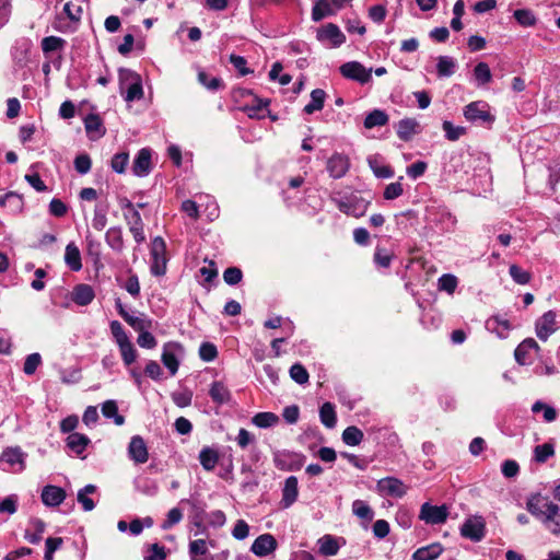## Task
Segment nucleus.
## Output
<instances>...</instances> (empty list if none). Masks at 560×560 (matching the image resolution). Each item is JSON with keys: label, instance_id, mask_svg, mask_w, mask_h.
I'll list each match as a JSON object with an SVG mask.
<instances>
[{"label": "nucleus", "instance_id": "obj_6", "mask_svg": "<svg viewBox=\"0 0 560 560\" xmlns=\"http://www.w3.org/2000/svg\"><path fill=\"white\" fill-rule=\"evenodd\" d=\"M316 38L323 44H329L331 47H340L346 42V36L338 25L327 23L317 30Z\"/></svg>", "mask_w": 560, "mask_h": 560}, {"label": "nucleus", "instance_id": "obj_9", "mask_svg": "<svg viewBox=\"0 0 560 560\" xmlns=\"http://www.w3.org/2000/svg\"><path fill=\"white\" fill-rule=\"evenodd\" d=\"M376 489L381 495L401 498L407 492V486L395 477H385L377 481Z\"/></svg>", "mask_w": 560, "mask_h": 560}, {"label": "nucleus", "instance_id": "obj_52", "mask_svg": "<svg viewBox=\"0 0 560 560\" xmlns=\"http://www.w3.org/2000/svg\"><path fill=\"white\" fill-rule=\"evenodd\" d=\"M40 363L42 357L39 353L35 352L28 354L24 362L23 372L26 375H33L36 372L37 368L40 365Z\"/></svg>", "mask_w": 560, "mask_h": 560}, {"label": "nucleus", "instance_id": "obj_10", "mask_svg": "<svg viewBox=\"0 0 560 560\" xmlns=\"http://www.w3.org/2000/svg\"><path fill=\"white\" fill-rule=\"evenodd\" d=\"M448 516V510L445 505L436 506L428 502L423 503L420 510V520L427 524H443L446 522Z\"/></svg>", "mask_w": 560, "mask_h": 560}, {"label": "nucleus", "instance_id": "obj_26", "mask_svg": "<svg viewBox=\"0 0 560 560\" xmlns=\"http://www.w3.org/2000/svg\"><path fill=\"white\" fill-rule=\"evenodd\" d=\"M105 242L113 250L121 253L125 246L121 228H109L105 233Z\"/></svg>", "mask_w": 560, "mask_h": 560}, {"label": "nucleus", "instance_id": "obj_49", "mask_svg": "<svg viewBox=\"0 0 560 560\" xmlns=\"http://www.w3.org/2000/svg\"><path fill=\"white\" fill-rule=\"evenodd\" d=\"M122 361L126 365H130L137 359V351L133 345L129 341L118 345Z\"/></svg>", "mask_w": 560, "mask_h": 560}, {"label": "nucleus", "instance_id": "obj_11", "mask_svg": "<svg viewBox=\"0 0 560 560\" xmlns=\"http://www.w3.org/2000/svg\"><path fill=\"white\" fill-rule=\"evenodd\" d=\"M464 116L469 121H493V116L489 112L488 104L481 101L471 102L470 104H468L464 109Z\"/></svg>", "mask_w": 560, "mask_h": 560}, {"label": "nucleus", "instance_id": "obj_23", "mask_svg": "<svg viewBox=\"0 0 560 560\" xmlns=\"http://www.w3.org/2000/svg\"><path fill=\"white\" fill-rule=\"evenodd\" d=\"M486 327L488 330L495 332L497 336L501 339L506 338L509 331L512 328L508 319L501 318L499 316H493L490 319H488L486 323Z\"/></svg>", "mask_w": 560, "mask_h": 560}, {"label": "nucleus", "instance_id": "obj_56", "mask_svg": "<svg viewBox=\"0 0 560 560\" xmlns=\"http://www.w3.org/2000/svg\"><path fill=\"white\" fill-rule=\"evenodd\" d=\"M106 224H107L106 210L104 208L96 207L94 209L92 226L97 231H102L106 226Z\"/></svg>", "mask_w": 560, "mask_h": 560}, {"label": "nucleus", "instance_id": "obj_57", "mask_svg": "<svg viewBox=\"0 0 560 560\" xmlns=\"http://www.w3.org/2000/svg\"><path fill=\"white\" fill-rule=\"evenodd\" d=\"M199 355L206 362L213 361L218 355L215 346L210 342L201 343V346L199 348Z\"/></svg>", "mask_w": 560, "mask_h": 560}, {"label": "nucleus", "instance_id": "obj_35", "mask_svg": "<svg viewBox=\"0 0 560 560\" xmlns=\"http://www.w3.org/2000/svg\"><path fill=\"white\" fill-rule=\"evenodd\" d=\"M326 93L322 89H315L311 93V102L304 107L306 114H313L320 110L324 106Z\"/></svg>", "mask_w": 560, "mask_h": 560}, {"label": "nucleus", "instance_id": "obj_41", "mask_svg": "<svg viewBox=\"0 0 560 560\" xmlns=\"http://www.w3.org/2000/svg\"><path fill=\"white\" fill-rule=\"evenodd\" d=\"M130 75L132 77V82L130 83V85L128 86L127 92H126L125 100L127 102L140 100L143 96V90H142V84H141L140 78L138 75H133L131 73H130Z\"/></svg>", "mask_w": 560, "mask_h": 560}, {"label": "nucleus", "instance_id": "obj_3", "mask_svg": "<svg viewBox=\"0 0 560 560\" xmlns=\"http://www.w3.org/2000/svg\"><path fill=\"white\" fill-rule=\"evenodd\" d=\"M151 272L154 276H163L166 272V244L161 236L153 238L151 244Z\"/></svg>", "mask_w": 560, "mask_h": 560}, {"label": "nucleus", "instance_id": "obj_28", "mask_svg": "<svg viewBox=\"0 0 560 560\" xmlns=\"http://www.w3.org/2000/svg\"><path fill=\"white\" fill-rule=\"evenodd\" d=\"M120 316L137 331L149 330L152 327V320L145 315L140 316L130 315L125 310L120 311Z\"/></svg>", "mask_w": 560, "mask_h": 560}, {"label": "nucleus", "instance_id": "obj_19", "mask_svg": "<svg viewBox=\"0 0 560 560\" xmlns=\"http://www.w3.org/2000/svg\"><path fill=\"white\" fill-rule=\"evenodd\" d=\"M151 170V151L149 149H141L132 165V172L136 176L143 177L150 173Z\"/></svg>", "mask_w": 560, "mask_h": 560}, {"label": "nucleus", "instance_id": "obj_38", "mask_svg": "<svg viewBox=\"0 0 560 560\" xmlns=\"http://www.w3.org/2000/svg\"><path fill=\"white\" fill-rule=\"evenodd\" d=\"M252 422L258 428H271L279 422V417L273 412H258Z\"/></svg>", "mask_w": 560, "mask_h": 560}, {"label": "nucleus", "instance_id": "obj_61", "mask_svg": "<svg viewBox=\"0 0 560 560\" xmlns=\"http://www.w3.org/2000/svg\"><path fill=\"white\" fill-rule=\"evenodd\" d=\"M404 192L402 185L400 182L390 183L384 190V198L386 200H393L401 196Z\"/></svg>", "mask_w": 560, "mask_h": 560}, {"label": "nucleus", "instance_id": "obj_42", "mask_svg": "<svg viewBox=\"0 0 560 560\" xmlns=\"http://www.w3.org/2000/svg\"><path fill=\"white\" fill-rule=\"evenodd\" d=\"M352 512L355 516L368 522L372 521L374 513L370 505L362 500H355L352 503Z\"/></svg>", "mask_w": 560, "mask_h": 560}, {"label": "nucleus", "instance_id": "obj_15", "mask_svg": "<svg viewBox=\"0 0 560 560\" xmlns=\"http://www.w3.org/2000/svg\"><path fill=\"white\" fill-rule=\"evenodd\" d=\"M275 465L280 470H298L303 465V457L299 454L279 452L275 455Z\"/></svg>", "mask_w": 560, "mask_h": 560}, {"label": "nucleus", "instance_id": "obj_13", "mask_svg": "<svg viewBox=\"0 0 560 560\" xmlns=\"http://www.w3.org/2000/svg\"><path fill=\"white\" fill-rule=\"evenodd\" d=\"M277 546V540L271 534H262L254 540L250 551L257 557H266L272 553Z\"/></svg>", "mask_w": 560, "mask_h": 560}, {"label": "nucleus", "instance_id": "obj_21", "mask_svg": "<svg viewBox=\"0 0 560 560\" xmlns=\"http://www.w3.org/2000/svg\"><path fill=\"white\" fill-rule=\"evenodd\" d=\"M419 131V122L413 118L401 119L397 125V136L404 141L411 140Z\"/></svg>", "mask_w": 560, "mask_h": 560}, {"label": "nucleus", "instance_id": "obj_1", "mask_svg": "<svg viewBox=\"0 0 560 560\" xmlns=\"http://www.w3.org/2000/svg\"><path fill=\"white\" fill-rule=\"evenodd\" d=\"M527 511L540 521L550 533L560 534V506L540 494L532 495L526 503Z\"/></svg>", "mask_w": 560, "mask_h": 560}, {"label": "nucleus", "instance_id": "obj_27", "mask_svg": "<svg viewBox=\"0 0 560 560\" xmlns=\"http://www.w3.org/2000/svg\"><path fill=\"white\" fill-rule=\"evenodd\" d=\"M65 262L72 271L82 269L81 253L74 243H69L66 246Z\"/></svg>", "mask_w": 560, "mask_h": 560}, {"label": "nucleus", "instance_id": "obj_51", "mask_svg": "<svg viewBox=\"0 0 560 560\" xmlns=\"http://www.w3.org/2000/svg\"><path fill=\"white\" fill-rule=\"evenodd\" d=\"M515 20L523 26H533L537 20L534 13L527 9H520L514 11Z\"/></svg>", "mask_w": 560, "mask_h": 560}, {"label": "nucleus", "instance_id": "obj_63", "mask_svg": "<svg viewBox=\"0 0 560 560\" xmlns=\"http://www.w3.org/2000/svg\"><path fill=\"white\" fill-rule=\"evenodd\" d=\"M242 271L241 269L236 267H230L228 268L223 273L224 281L230 284L234 285L237 284L242 280Z\"/></svg>", "mask_w": 560, "mask_h": 560}, {"label": "nucleus", "instance_id": "obj_46", "mask_svg": "<svg viewBox=\"0 0 560 560\" xmlns=\"http://www.w3.org/2000/svg\"><path fill=\"white\" fill-rule=\"evenodd\" d=\"M445 137L450 141H457L466 133V128L462 126H454L451 121L445 120L442 125Z\"/></svg>", "mask_w": 560, "mask_h": 560}, {"label": "nucleus", "instance_id": "obj_48", "mask_svg": "<svg viewBox=\"0 0 560 560\" xmlns=\"http://www.w3.org/2000/svg\"><path fill=\"white\" fill-rule=\"evenodd\" d=\"M65 39L57 36H47L42 40V49L44 52H52L61 49L65 46Z\"/></svg>", "mask_w": 560, "mask_h": 560}, {"label": "nucleus", "instance_id": "obj_39", "mask_svg": "<svg viewBox=\"0 0 560 560\" xmlns=\"http://www.w3.org/2000/svg\"><path fill=\"white\" fill-rule=\"evenodd\" d=\"M362 440L363 432L354 425L346 428L342 432V441L349 446H357L362 442Z\"/></svg>", "mask_w": 560, "mask_h": 560}, {"label": "nucleus", "instance_id": "obj_2", "mask_svg": "<svg viewBox=\"0 0 560 560\" xmlns=\"http://www.w3.org/2000/svg\"><path fill=\"white\" fill-rule=\"evenodd\" d=\"M26 454L21 447H8L0 456V466L3 470L21 472L25 468Z\"/></svg>", "mask_w": 560, "mask_h": 560}, {"label": "nucleus", "instance_id": "obj_43", "mask_svg": "<svg viewBox=\"0 0 560 560\" xmlns=\"http://www.w3.org/2000/svg\"><path fill=\"white\" fill-rule=\"evenodd\" d=\"M368 163L376 177L390 178L394 176V171L388 165H380L375 156H370Z\"/></svg>", "mask_w": 560, "mask_h": 560}, {"label": "nucleus", "instance_id": "obj_37", "mask_svg": "<svg viewBox=\"0 0 560 560\" xmlns=\"http://www.w3.org/2000/svg\"><path fill=\"white\" fill-rule=\"evenodd\" d=\"M96 491V487L94 485H86L84 488L79 490L78 492V502L82 505L83 510L86 512L92 511L95 508L94 501L89 498V494H92Z\"/></svg>", "mask_w": 560, "mask_h": 560}, {"label": "nucleus", "instance_id": "obj_64", "mask_svg": "<svg viewBox=\"0 0 560 560\" xmlns=\"http://www.w3.org/2000/svg\"><path fill=\"white\" fill-rule=\"evenodd\" d=\"M91 165H92L91 159L86 154H81V155L77 156L74 160V167H75L77 172L80 174L89 173L91 170Z\"/></svg>", "mask_w": 560, "mask_h": 560}, {"label": "nucleus", "instance_id": "obj_16", "mask_svg": "<svg viewBox=\"0 0 560 560\" xmlns=\"http://www.w3.org/2000/svg\"><path fill=\"white\" fill-rule=\"evenodd\" d=\"M350 167L347 155L341 153L332 154L327 161V171L332 178H341Z\"/></svg>", "mask_w": 560, "mask_h": 560}, {"label": "nucleus", "instance_id": "obj_17", "mask_svg": "<svg viewBox=\"0 0 560 560\" xmlns=\"http://www.w3.org/2000/svg\"><path fill=\"white\" fill-rule=\"evenodd\" d=\"M298 485L299 482L295 476H290L285 479L280 502L283 509L290 508L296 501L299 495Z\"/></svg>", "mask_w": 560, "mask_h": 560}, {"label": "nucleus", "instance_id": "obj_58", "mask_svg": "<svg viewBox=\"0 0 560 560\" xmlns=\"http://www.w3.org/2000/svg\"><path fill=\"white\" fill-rule=\"evenodd\" d=\"M249 535V526L244 520H237L233 529L232 536L236 540H244Z\"/></svg>", "mask_w": 560, "mask_h": 560}, {"label": "nucleus", "instance_id": "obj_24", "mask_svg": "<svg viewBox=\"0 0 560 560\" xmlns=\"http://www.w3.org/2000/svg\"><path fill=\"white\" fill-rule=\"evenodd\" d=\"M209 395L213 402L218 405L228 404L231 400V392L222 382H213L209 389Z\"/></svg>", "mask_w": 560, "mask_h": 560}, {"label": "nucleus", "instance_id": "obj_40", "mask_svg": "<svg viewBox=\"0 0 560 560\" xmlns=\"http://www.w3.org/2000/svg\"><path fill=\"white\" fill-rule=\"evenodd\" d=\"M388 121V116L385 112L380 109H374L364 119V127L368 129L384 126Z\"/></svg>", "mask_w": 560, "mask_h": 560}, {"label": "nucleus", "instance_id": "obj_22", "mask_svg": "<svg viewBox=\"0 0 560 560\" xmlns=\"http://www.w3.org/2000/svg\"><path fill=\"white\" fill-rule=\"evenodd\" d=\"M94 296V290L92 289L91 285L78 284L73 289L72 301L80 306H85L93 301Z\"/></svg>", "mask_w": 560, "mask_h": 560}, {"label": "nucleus", "instance_id": "obj_54", "mask_svg": "<svg viewBox=\"0 0 560 560\" xmlns=\"http://www.w3.org/2000/svg\"><path fill=\"white\" fill-rule=\"evenodd\" d=\"M129 162V155L126 152L117 153L112 159V168L118 173L121 174L126 171V167Z\"/></svg>", "mask_w": 560, "mask_h": 560}, {"label": "nucleus", "instance_id": "obj_8", "mask_svg": "<svg viewBox=\"0 0 560 560\" xmlns=\"http://www.w3.org/2000/svg\"><path fill=\"white\" fill-rule=\"evenodd\" d=\"M184 354V348L178 342H167L163 347L162 362L170 371L171 375H175L178 371V357Z\"/></svg>", "mask_w": 560, "mask_h": 560}, {"label": "nucleus", "instance_id": "obj_29", "mask_svg": "<svg viewBox=\"0 0 560 560\" xmlns=\"http://www.w3.org/2000/svg\"><path fill=\"white\" fill-rule=\"evenodd\" d=\"M89 443L90 439L86 435L78 432L70 433L66 439L67 447L77 455H81L85 451Z\"/></svg>", "mask_w": 560, "mask_h": 560}, {"label": "nucleus", "instance_id": "obj_14", "mask_svg": "<svg viewBox=\"0 0 560 560\" xmlns=\"http://www.w3.org/2000/svg\"><path fill=\"white\" fill-rule=\"evenodd\" d=\"M128 455L136 464H144L149 459V452L144 440L140 435H133L128 445Z\"/></svg>", "mask_w": 560, "mask_h": 560}, {"label": "nucleus", "instance_id": "obj_12", "mask_svg": "<svg viewBox=\"0 0 560 560\" xmlns=\"http://www.w3.org/2000/svg\"><path fill=\"white\" fill-rule=\"evenodd\" d=\"M557 330L556 313L552 311L546 312L536 322V335L537 337L546 341L550 335Z\"/></svg>", "mask_w": 560, "mask_h": 560}, {"label": "nucleus", "instance_id": "obj_47", "mask_svg": "<svg viewBox=\"0 0 560 560\" xmlns=\"http://www.w3.org/2000/svg\"><path fill=\"white\" fill-rule=\"evenodd\" d=\"M458 281L454 275L445 273L438 280V287L441 291H445L448 294H453L457 288Z\"/></svg>", "mask_w": 560, "mask_h": 560}, {"label": "nucleus", "instance_id": "obj_30", "mask_svg": "<svg viewBox=\"0 0 560 560\" xmlns=\"http://www.w3.org/2000/svg\"><path fill=\"white\" fill-rule=\"evenodd\" d=\"M443 552V546L434 542L417 549L413 555V560H435Z\"/></svg>", "mask_w": 560, "mask_h": 560}, {"label": "nucleus", "instance_id": "obj_59", "mask_svg": "<svg viewBox=\"0 0 560 560\" xmlns=\"http://www.w3.org/2000/svg\"><path fill=\"white\" fill-rule=\"evenodd\" d=\"M110 331L117 345H121L124 342L129 341V338L125 332L122 325L118 320H113L110 323Z\"/></svg>", "mask_w": 560, "mask_h": 560}, {"label": "nucleus", "instance_id": "obj_7", "mask_svg": "<svg viewBox=\"0 0 560 560\" xmlns=\"http://www.w3.org/2000/svg\"><path fill=\"white\" fill-rule=\"evenodd\" d=\"M340 73L350 80L357 81L361 84L368 83L372 79V68L366 69L358 61H349L340 67Z\"/></svg>", "mask_w": 560, "mask_h": 560}, {"label": "nucleus", "instance_id": "obj_33", "mask_svg": "<svg viewBox=\"0 0 560 560\" xmlns=\"http://www.w3.org/2000/svg\"><path fill=\"white\" fill-rule=\"evenodd\" d=\"M320 422L328 429L335 428L337 423V417L335 407L330 402H325L319 409Z\"/></svg>", "mask_w": 560, "mask_h": 560}, {"label": "nucleus", "instance_id": "obj_44", "mask_svg": "<svg viewBox=\"0 0 560 560\" xmlns=\"http://www.w3.org/2000/svg\"><path fill=\"white\" fill-rule=\"evenodd\" d=\"M474 77L479 85L489 83L492 79V74L488 63L479 62L474 69Z\"/></svg>", "mask_w": 560, "mask_h": 560}, {"label": "nucleus", "instance_id": "obj_55", "mask_svg": "<svg viewBox=\"0 0 560 560\" xmlns=\"http://www.w3.org/2000/svg\"><path fill=\"white\" fill-rule=\"evenodd\" d=\"M510 276L518 284H526L530 280V275L526 270H523L516 265L510 267Z\"/></svg>", "mask_w": 560, "mask_h": 560}, {"label": "nucleus", "instance_id": "obj_62", "mask_svg": "<svg viewBox=\"0 0 560 560\" xmlns=\"http://www.w3.org/2000/svg\"><path fill=\"white\" fill-rule=\"evenodd\" d=\"M137 342L141 348L145 349H153L156 346V339L151 332H149V330L139 332Z\"/></svg>", "mask_w": 560, "mask_h": 560}, {"label": "nucleus", "instance_id": "obj_34", "mask_svg": "<svg viewBox=\"0 0 560 560\" xmlns=\"http://www.w3.org/2000/svg\"><path fill=\"white\" fill-rule=\"evenodd\" d=\"M456 69V61L450 56H440L438 58L436 71L439 77H451Z\"/></svg>", "mask_w": 560, "mask_h": 560}, {"label": "nucleus", "instance_id": "obj_5", "mask_svg": "<svg viewBox=\"0 0 560 560\" xmlns=\"http://www.w3.org/2000/svg\"><path fill=\"white\" fill-rule=\"evenodd\" d=\"M460 535L471 541H480L486 535L483 517L474 515L466 518L460 526Z\"/></svg>", "mask_w": 560, "mask_h": 560}, {"label": "nucleus", "instance_id": "obj_60", "mask_svg": "<svg viewBox=\"0 0 560 560\" xmlns=\"http://www.w3.org/2000/svg\"><path fill=\"white\" fill-rule=\"evenodd\" d=\"M553 455V447L550 444H541L535 447V459L539 463L546 462Z\"/></svg>", "mask_w": 560, "mask_h": 560}, {"label": "nucleus", "instance_id": "obj_36", "mask_svg": "<svg viewBox=\"0 0 560 560\" xmlns=\"http://www.w3.org/2000/svg\"><path fill=\"white\" fill-rule=\"evenodd\" d=\"M102 413L105 418H113L116 425H122L125 423V418L118 413V407L115 400H106L102 405Z\"/></svg>", "mask_w": 560, "mask_h": 560}, {"label": "nucleus", "instance_id": "obj_20", "mask_svg": "<svg viewBox=\"0 0 560 560\" xmlns=\"http://www.w3.org/2000/svg\"><path fill=\"white\" fill-rule=\"evenodd\" d=\"M66 499V492L62 488L56 486H46L42 491V501L47 506H58Z\"/></svg>", "mask_w": 560, "mask_h": 560}, {"label": "nucleus", "instance_id": "obj_18", "mask_svg": "<svg viewBox=\"0 0 560 560\" xmlns=\"http://www.w3.org/2000/svg\"><path fill=\"white\" fill-rule=\"evenodd\" d=\"M540 350L539 345L533 338L523 340L514 351L515 360L517 363L525 365L532 362L529 358L530 351L538 352Z\"/></svg>", "mask_w": 560, "mask_h": 560}, {"label": "nucleus", "instance_id": "obj_31", "mask_svg": "<svg viewBox=\"0 0 560 560\" xmlns=\"http://www.w3.org/2000/svg\"><path fill=\"white\" fill-rule=\"evenodd\" d=\"M219 453L215 448L206 446L199 453V462L202 468L207 471L214 469L219 462Z\"/></svg>", "mask_w": 560, "mask_h": 560}, {"label": "nucleus", "instance_id": "obj_32", "mask_svg": "<svg viewBox=\"0 0 560 560\" xmlns=\"http://www.w3.org/2000/svg\"><path fill=\"white\" fill-rule=\"evenodd\" d=\"M335 14V10L328 0H317L312 9V20L319 22Z\"/></svg>", "mask_w": 560, "mask_h": 560}, {"label": "nucleus", "instance_id": "obj_25", "mask_svg": "<svg viewBox=\"0 0 560 560\" xmlns=\"http://www.w3.org/2000/svg\"><path fill=\"white\" fill-rule=\"evenodd\" d=\"M319 553L325 557H331L338 553L340 549L339 540L331 535H324L317 540Z\"/></svg>", "mask_w": 560, "mask_h": 560}, {"label": "nucleus", "instance_id": "obj_45", "mask_svg": "<svg viewBox=\"0 0 560 560\" xmlns=\"http://www.w3.org/2000/svg\"><path fill=\"white\" fill-rule=\"evenodd\" d=\"M85 130L88 133H96L97 137L104 135V129L102 125V120L97 115H88L84 120Z\"/></svg>", "mask_w": 560, "mask_h": 560}, {"label": "nucleus", "instance_id": "obj_50", "mask_svg": "<svg viewBox=\"0 0 560 560\" xmlns=\"http://www.w3.org/2000/svg\"><path fill=\"white\" fill-rule=\"evenodd\" d=\"M290 376L300 385L306 384L310 377L306 369L300 363H295L290 368Z\"/></svg>", "mask_w": 560, "mask_h": 560}, {"label": "nucleus", "instance_id": "obj_53", "mask_svg": "<svg viewBox=\"0 0 560 560\" xmlns=\"http://www.w3.org/2000/svg\"><path fill=\"white\" fill-rule=\"evenodd\" d=\"M183 520V511L178 508H173L168 511L166 520L161 525L162 529L167 530Z\"/></svg>", "mask_w": 560, "mask_h": 560}, {"label": "nucleus", "instance_id": "obj_4", "mask_svg": "<svg viewBox=\"0 0 560 560\" xmlns=\"http://www.w3.org/2000/svg\"><path fill=\"white\" fill-rule=\"evenodd\" d=\"M335 202L341 212L355 218L363 217L370 206V201L357 195L335 200Z\"/></svg>", "mask_w": 560, "mask_h": 560}]
</instances>
